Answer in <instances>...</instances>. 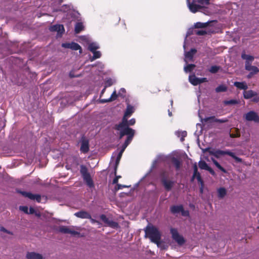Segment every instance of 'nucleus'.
Masks as SVG:
<instances>
[{
    "mask_svg": "<svg viewBox=\"0 0 259 259\" xmlns=\"http://www.w3.org/2000/svg\"><path fill=\"white\" fill-rule=\"evenodd\" d=\"M135 134V131L133 129H123L121 132H119V139H121L124 136L126 135L127 138L126 140L125 141L124 144L122 145L121 147V150L119 151H115L113 153V156H116V161H115V173L116 174V168L117 165L119 164L120 159L122 157V153L124 151L126 148L127 146L131 143L132 142L133 137Z\"/></svg>",
    "mask_w": 259,
    "mask_h": 259,
    "instance_id": "obj_1",
    "label": "nucleus"
},
{
    "mask_svg": "<svg viewBox=\"0 0 259 259\" xmlns=\"http://www.w3.org/2000/svg\"><path fill=\"white\" fill-rule=\"evenodd\" d=\"M135 134V131L133 129H123L121 132H119V139H121L124 136L126 135L127 138L126 140L125 141L124 144L122 145L121 147V150L119 151H115L113 153V156H116V161H115V173L116 174V168L117 165L119 164L120 159L122 157V153L124 151L126 148L127 146L131 143L132 142L133 137Z\"/></svg>",
    "mask_w": 259,
    "mask_h": 259,
    "instance_id": "obj_2",
    "label": "nucleus"
},
{
    "mask_svg": "<svg viewBox=\"0 0 259 259\" xmlns=\"http://www.w3.org/2000/svg\"><path fill=\"white\" fill-rule=\"evenodd\" d=\"M145 235L151 241L159 246L161 235L158 230L155 227L148 226L145 229Z\"/></svg>",
    "mask_w": 259,
    "mask_h": 259,
    "instance_id": "obj_3",
    "label": "nucleus"
},
{
    "mask_svg": "<svg viewBox=\"0 0 259 259\" xmlns=\"http://www.w3.org/2000/svg\"><path fill=\"white\" fill-rule=\"evenodd\" d=\"M80 172L84 182L90 188L94 187V184L87 167L84 165L80 166Z\"/></svg>",
    "mask_w": 259,
    "mask_h": 259,
    "instance_id": "obj_4",
    "label": "nucleus"
},
{
    "mask_svg": "<svg viewBox=\"0 0 259 259\" xmlns=\"http://www.w3.org/2000/svg\"><path fill=\"white\" fill-rule=\"evenodd\" d=\"M209 153L210 155H212L217 158H219L222 155H228L234 158L237 162H240L242 161V159L236 156L234 153L229 150L223 151L221 150L212 149L209 150Z\"/></svg>",
    "mask_w": 259,
    "mask_h": 259,
    "instance_id": "obj_5",
    "label": "nucleus"
},
{
    "mask_svg": "<svg viewBox=\"0 0 259 259\" xmlns=\"http://www.w3.org/2000/svg\"><path fill=\"white\" fill-rule=\"evenodd\" d=\"M161 181L164 188L167 191H170L174 185L175 182L171 180H168L164 172L161 175Z\"/></svg>",
    "mask_w": 259,
    "mask_h": 259,
    "instance_id": "obj_6",
    "label": "nucleus"
},
{
    "mask_svg": "<svg viewBox=\"0 0 259 259\" xmlns=\"http://www.w3.org/2000/svg\"><path fill=\"white\" fill-rule=\"evenodd\" d=\"M136 123V120L135 118H132L129 121L127 120V118H126V122L124 123V124L120 125L121 124V122H120L119 124H116L115 125V129L118 131L119 132H121L122 130L129 128V129H132V128L130 127L129 126L130 125H133Z\"/></svg>",
    "mask_w": 259,
    "mask_h": 259,
    "instance_id": "obj_7",
    "label": "nucleus"
},
{
    "mask_svg": "<svg viewBox=\"0 0 259 259\" xmlns=\"http://www.w3.org/2000/svg\"><path fill=\"white\" fill-rule=\"evenodd\" d=\"M170 233L172 235V237L179 245H182L185 242L184 238L181 236L177 229L175 228H171L170 229Z\"/></svg>",
    "mask_w": 259,
    "mask_h": 259,
    "instance_id": "obj_8",
    "label": "nucleus"
},
{
    "mask_svg": "<svg viewBox=\"0 0 259 259\" xmlns=\"http://www.w3.org/2000/svg\"><path fill=\"white\" fill-rule=\"evenodd\" d=\"M134 107L133 106L128 104L125 111L124 112V116L122 119L121 124L120 125L124 124V123L126 122V118H128V117L131 116L132 114L134 112Z\"/></svg>",
    "mask_w": 259,
    "mask_h": 259,
    "instance_id": "obj_9",
    "label": "nucleus"
},
{
    "mask_svg": "<svg viewBox=\"0 0 259 259\" xmlns=\"http://www.w3.org/2000/svg\"><path fill=\"white\" fill-rule=\"evenodd\" d=\"M49 30L52 32H57V36H61L64 32L65 29L63 25L56 24L51 26Z\"/></svg>",
    "mask_w": 259,
    "mask_h": 259,
    "instance_id": "obj_10",
    "label": "nucleus"
},
{
    "mask_svg": "<svg viewBox=\"0 0 259 259\" xmlns=\"http://www.w3.org/2000/svg\"><path fill=\"white\" fill-rule=\"evenodd\" d=\"M18 192L23 196L27 197L31 200H35L38 202H40L41 201V196L39 194H33L30 192L21 191H18Z\"/></svg>",
    "mask_w": 259,
    "mask_h": 259,
    "instance_id": "obj_11",
    "label": "nucleus"
},
{
    "mask_svg": "<svg viewBox=\"0 0 259 259\" xmlns=\"http://www.w3.org/2000/svg\"><path fill=\"white\" fill-rule=\"evenodd\" d=\"M59 232L64 234H70L73 236L79 235V233L72 229L71 227H68L64 226H62L59 227Z\"/></svg>",
    "mask_w": 259,
    "mask_h": 259,
    "instance_id": "obj_12",
    "label": "nucleus"
},
{
    "mask_svg": "<svg viewBox=\"0 0 259 259\" xmlns=\"http://www.w3.org/2000/svg\"><path fill=\"white\" fill-rule=\"evenodd\" d=\"M244 118L247 121H259V116L256 112L253 111H249L245 114Z\"/></svg>",
    "mask_w": 259,
    "mask_h": 259,
    "instance_id": "obj_13",
    "label": "nucleus"
},
{
    "mask_svg": "<svg viewBox=\"0 0 259 259\" xmlns=\"http://www.w3.org/2000/svg\"><path fill=\"white\" fill-rule=\"evenodd\" d=\"M187 3L189 10L193 13L199 11L202 8L201 5L196 4L195 1L190 3L189 0H187Z\"/></svg>",
    "mask_w": 259,
    "mask_h": 259,
    "instance_id": "obj_14",
    "label": "nucleus"
},
{
    "mask_svg": "<svg viewBox=\"0 0 259 259\" xmlns=\"http://www.w3.org/2000/svg\"><path fill=\"white\" fill-rule=\"evenodd\" d=\"M80 151L87 153L89 151V141L85 137H82L80 140Z\"/></svg>",
    "mask_w": 259,
    "mask_h": 259,
    "instance_id": "obj_15",
    "label": "nucleus"
},
{
    "mask_svg": "<svg viewBox=\"0 0 259 259\" xmlns=\"http://www.w3.org/2000/svg\"><path fill=\"white\" fill-rule=\"evenodd\" d=\"M164 156L163 155H157L156 158L153 161L152 164L151 165V168L149 169V171L145 175V176L142 178L144 179L146 178L148 175H149L153 169L156 167L157 162L159 161L164 160Z\"/></svg>",
    "mask_w": 259,
    "mask_h": 259,
    "instance_id": "obj_16",
    "label": "nucleus"
},
{
    "mask_svg": "<svg viewBox=\"0 0 259 259\" xmlns=\"http://www.w3.org/2000/svg\"><path fill=\"white\" fill-rule=\"evenodd\" d=\"M196 52H197V50L195 49H191L188 52L185 51L184 61L186 64H187L188 61H193V56L196 54Z\"/></svg>",
    "mask_w": 259,
    "mask_h": 259,
    "instance_id": "obj_17",
    "label": "nucleus"
},
{
    "mask_svg": "<svg viewBox=\"0 0 259 259\" xmlns=\"http://www.w3.org/2000/svg\"><path fill=\"white\" fill-rule=\"evenodd\" d=\"M26 257L27 259H45L42 254L35 252H28Z\"/></svg>",
    "mask_w": 259,
    "mask_h": 259,
    "instance_id": "obj_18",
    "label": "nucleus"
},
{
    "mask_svg": "<svg viewBox=\"0 0 259 259\" xmlns=\"http://www.w3.org/2000/svg\"><path fill=\"white\" fill-rule=\"evenodd\" d=\"M74 215L79 218L92 219L91 214L85 211H80L74 213Z\"/></svg>",
    "mask_w": 259,
    "mask_h": 259,
    "instance_id": "obj_19",
    "label": "nucleus"
},
{
    "mask_svg": "<svg viewBox=\"0 0 259 259\" xmlns=\"http://www.w3.org/2000/svg\"><path fill=\"white\" fill-rule=\"evenodd\" d=\"M118 96V94H117L116 91L115 90L111 94L110 97L107 99H100L99 102L101 103H105L107 102H110L115 100Z\"/></svg>",
    "mask_w": 259,
    "mask_h": 259,
    "instance_id": "obj_20",
    "label": "nucleus"
},
{
    "mask_svg": "<svg viewBox=\"0 0 259 259\" xmlns=\"http://www.w3.org/2000/svg\"><path fill=\"white\" fill-rule=\"evenodd\" d=\"M170 209L172 213L177 214L183 210V206L182 205H172L170 207Z\"/></svg>",
    "mask_w": 259,
    "mask_h": 259,
    "instance_id": "obj_21",
    "label": "nucleus"
},
{
    "mask_svg": "<svg viewBox=\"0 0 259 259\" xmlns=\"http://www.w3.org/2000/svg\"><path fill=\"white\" fill-rule=\"evenodd\" d=\"M256 95L257 93L252 90L246 91L243 92V97L246 99H250Z\"/></svg>",
    "mask_w": 259,
    "mask_h": 259,
    "instance_id": "obj_22",
    "label": "nucleus"
},
{
    "mask_svg": "<svg viewBox=\"0 0 259 259\" xmlns=\"http://www.w3.org/2000/svg\"><path fill=\"white\" fill-rule=\"evenodd\" d=\"M193 170L194 172L192 179H194L195 178H196L198 181H200L201 179H202L201 178L200 174L198 171V168L196 163L193 166Z\"/></svg>",
    "mask_w": 259,
    "mask_h": 259,
    "instance_id": "obj_23",
    "label": "nucleus"
},
{
    "mask_svg": "<svg viewBox=\"0 0 259 259\" xmlns=\"http://www.w3.org/2000/svg\"><path fill=\"white\" fill-rule=\"evenodd\" d=\"M99 48V44L96 42H94L89 44L88 49L91 52H93L97 51Z\"/></svg>",
    "mask_w": 259,
    "mask_h": 259,
    "instance_id": "obj_24",
    "label": "nucleus"
},
{
    "mask_svg": "<svg viewBox=\"0 0 259 259\" xmlns=\"http://www.w3.org/2000/svg\"><path fill=\"white\" fill-rule=\"evenodd\" d=\"M218 196L220 199L223 198L227 194V190L224 187H221L217 190Z\"/></svg>",
    "mask_w": 259,
    "mask_h": 259,
    "instance_id": "obj_25",
    "label": "nucleus"
},
{
    "mask_svg": "<svg viewBox=\"0 0 259 259\" xmlns=\"http://www.w3.org/2000/svg\"><path fill=\"white\" fill-rule=\"evenodd\" d=\"M189 81L193 85L198 84V77H197L194 74L189 75Z\"/></svg>",
    "mask_w": 259,
    "mask_h": 259,
    "instance_id": "obj_26",
    "label": "nucleus"
},
{
    "mask_svg": "<svg viewBox=\"0 0 259 259\" xmlns=\"http://www.w3.org/2000/svg\"><path fill=\"white\" fill-rule=\"evenodd\" d=\"M234 85L238 89L242 90H246L247 89V85L244 82H238L236 81L234 82Z\"/></svg>",
    "mask_w": 259,
    "mask_h": 259,
    "instance_id": "obj_27",
    "label": "nucleus"
},
{
    "mask_svg": "<svg viewBox=\"0 0 259 259\" xmlns=\"http://www.w3.org/2000/svg\"><path fill=\"white\" fill-rule=\"evenodd\" d=\"M70 49L74 51L79 50L80 54L82 53V49L81 47L77 43L72 42H71Z\"/></svg>",
    "mask_w": 259,
    "mask_h": 259,
    "instance_id": "obj_28",
    "label": "nucleus"
},
{
    "mask_svg": "<svg viewBox=\"0 0 259 259\" xmlns=\"http://www.w3.org/2000/svg\"><path fill=\"white\" fill-rule=\"evenodd\" d=\"M221 69V67L217 65L211 66L208 69L209 72L212 74L218 72Z\"/></svg>",
    "mask_w": 259,
    "mask_h": 259,
    "instance_id": "obj_29",
    "label": "nucleus"
},
{
    "mask_svg": "<svg viewBox=\"0 0 259 259\" xmlns=\"http://www.w3.org/2000/svg\"><path fill=\"white\" fill-rule=\"evenodd\" d=\"M84 26L81 22H77L75 26V32L79 33L83 29Z\"/></svg>",
    "mask_w": 259,
    "mask_h": 259,
    "instance_id": "obj_30",
    "label": "nucleus"
},
{
    "mask_svg": "<svg viewBox=\"0 0 259 259\" xmlns=\"http://www.w3.org/2000/svg\"><path fill=\"white\" fill-rule=\"evenodd\" d=\"M92 53L93 54V56L91 57L90 58V61L92 62L97 59L100 58L101 57V53L99 51H96Z\"/></svg>",
    "mask_w": 259,
    "mask_h": 259,
    "instance_id": "obj_31",
    "label": "nucleus"
},
{
    "mask_svg": "<svg viewBox=\"0 0 259 259\" xmlns=\"http://www.w3.org/2000/svg\"><path fill=\"white\" fill-rule=\"evenodd\" d=\"M115 82H116V80L115 79L111 78H107L105 80V88L110 87L112 84L115 83Z\"/></svg>",
    "mask_w": 259,
    "mask_h": 259,
    "instance_id": "obj_32",
    "label": "nucleus"
},
{
    "mask_svg": "<svg viewBox=\"0 0 259 259\" xmlns=\"http://www.w3.org/2000/svg\"><path fill=\"white\" fill-rule=\"evenodd\" d=\"M195 67V65L193 64H187L184 66V70L186 73L191 72Z\"/></svg>",
    "mask_w": 259,
    "mask_h": 259,
    "instance_id": "obj_33",
    "label": "nucleus"
},
{
    "mask_svg": "<svg viewBox=\"0 0 259 259\" xmlns=\"http://www.w3.org/2000/svg\"><path fill=\"white\" fill-rule=\"evenodd\" d=\"M227 90V87L224 84L219 85L215 88V91L217 93L225 92Z\"/></svg>",
    "mask_w": 259,
    "mask_h": 259,
    "instance_id": "obj_34",
    "label": "nucleus"
},
{
    "mask_svg": "<svg viewBox=\"0 0 259 259\" xmlns=\"http://www.w3.org/2000/svg\"><path fill=\"white\" fill-rule=\"evenodd\" d=\"M172 162L174 164L176 169L179 170L181 165V163L180 160L176 157H173L172 158Z\"/></svg>",
    "mask_w": 259,
    "mask_h": 259,
    "instance_id": "obj_35",
    "label": "nucleus"
},
{
    "mask_svg": "<svg viewBox=\"0 0 259 259\" xmlns=\"http://www.w3.org/2000/svg\"><path fill=\"white\" fill-rule=\"evenodd\" d=\"M211 160L213 162V164L216 166V167L218 168L221 171L225 173L226 172V169L224 167H223L216 160H215L213 158H211Z\"/></svg>",
    "mask_w": 259,
    "mask_h": 259,
    "instance_id": "obj_36",
    "label": "nucleus"
},
{
    "mask_svg": "<svg viewBox=\"0 0 259 259\" xmlns=\"http://www.w3.org/2000/svg\"><path fill=\"white\" fill-rule=\"evenodd\" d=\"M223 103L225 105H231L237 104H238L239 101L236 99H232L230 100H225L223 102Z\"/></svg>",
    "mask_w": 259,
    "mask_h": 259,
    "instance_id": "obj_37",
    "label": "nucleus"
},
{
    "mask_svg": "<svg viewBox=\"0 0 259 259\" xmlns=\"http://www.w3.org/2000/svg\"><path fill=\"white\" fill-rule=\"evenodd\" d=\"M242 59L245 60V61L254 60V57L251 55H246L245 52H243L241 54Z\"/></svg>",
    "mask_w": 259,
    "mask_h": 259,
    "instance_id": "obj_38",
    "label": "nucleus"
},
{
    "mask_svg": "<svg viewBox=\"0 0 259 259\" xmlns=\"http://www.w3.org/2000/svg\"><path fill=\"white\" fill-rule=\"evenodd\" d=\"M209 23L208 21L205 23L197 22L195 24V27L197 28H205L208 25Z\"/></svg>",
    "mask_w": 259,
    "mask_h": 259,
    "instance_id": "obj_39",
    "label": "nucleus"
},
{
    "mask_svg": "<svg viewBox=\"0 0 259 259\" xmlns=\"http://www.w3.org/2000/svg\"><path fill=\"white\" fill-rule=\"evenodd\" d=\"M176 135L178 137L181 138V141H183L184 140V138L187 136V132L186 131L180 132L177 131L176 132Z\"/></svg>",
    "mask_w": 259,
    "mask_h": 259,
    "instance_id": "obj_40",
    "label": "nucleus"
},
{
    "mask_svg": "<svg viewBox=\"0 0 259 259\" xmlns=\"http://www.w3.org/2000/svg\"><path fill=\"white\" fill-rule=\"evenodd\" d=\"M199 167H200V168L202 169H205V170H206V169H208V165H207V164L204 161H200L199 162Z\"/></svg>",
    "mask_w": 259,
    "mask_h": 259,
    "instance_id": "obj_41",
    "label": "nucleus"
},
{
    "mask_svg": "<svg viewBox=\"0 0 259 259\" xmlns=\"http://www.w3.org/2000/svg\"><path fill=\"white\" fill-rule=\"evenodd\" d=\"M246 70L255 74L259 72V69L254 66H251L248 69H246Z\"/></svg>",
    "mask_w": 259,
    "mask_h": 259,
    "instance_id": "obj_42",
    "label": "nucleus"
},
{
    "mask_svg": "<svg viewBox=\"0 0 259 259\" xmlns=\"http://www.w3.org/2000/svg\"><path fill=\"white\" fill-rule=\"evenodd\" d=\"M253 60H250V61H245V69L246 70V69H248L251 65V64L252 63Z\"/></svg>",
    "mask_w": 259,
    "mask_h": 259,
    "instance_id": "obj_43",
    "label": "nucleus"
},
{
    "mask_svg": "<svg viewBox=\"0 0 259 259\" xmlns=\"http://www.w3.org/2000/svg\"><path fill=\"white\" fill-rule=\"evenodd\" d=\"M19 209L25 213H28V208L26 206H20L19 207Z\"/></svg>",
    "mask_w": 259,
    "mask_h": 259,
    "instance_id": "obj_44",
    "label": "nucleus"
},
{
    "mask_svg": "<svg viewBox=\"0 0 259 259\" xmlns=\"http://www.w3.org/2000/svg\"><path fill=\"white\" fill-rule=\"evenodd\" d=\"M198 183L200 184V192L201 194H202L203 192V181L202 179H201L200 181H198Z\"/></svg>",
    "mask_w": 259,
    "mask_h": 259,
    "instance_id": "obj_45",
    "label": "nucleus"
},
{
    "mask_svg": "<svg viewBox=\"0 0 259 259\" xmlns=\"http://www.w3.org/2000/svg\"><path fill=\"white\" fill-rule=\"evenodd\" d=\"M125 93V89L124 88H121L118 92V96L123 97Z\"/></svg>",
    "mask_w": 259,
    "mask_h": 259,
    "instance_id": "obj_46",
    "label": "nucleus"
},
{
    "mask_svg": "<svg viewBox=\"0 0 259 259\" xmlns=\"http://www.w3.org/2000/svg\"><path fill=\"white\" fill-rule=\"evenodd\" d=\"M210 0H198V3L201 5H208Z\"/></svg>",
    "mask_w": 259,
    "mask_h": 259,
    "instance_id": "obj_47",
    "label": "nucleus"
},
{
    "mask_svg": "<svg viewBox=\"0 0 259 259\" xmlns=\"http://www.w3.org/2000/svg\"><path fill=\"white\" fill-rule=\"evenodd\" d=\"M195 33L198 35H203L206 34V32L204 30H197L195 31Z\"/></svg>",
    "mask_w": 259,
    "mask_h": 259,
    "instance_id": "obj_48",
    "label": "nucleus"
},
{
    "mask_svg": "<svg viewBox=\"0 0 259 259\" xmlns=\"http://www.w3.org/2000/svg\"><path fill=\"white\" fill-rule=\"evenodd\" d=\"M207 79L205 77H202V78L198 77V84H199L201 83H203V82H207Z\"/></svg>",
    "mask_w": 259,
    "mask_h": 259,
    "instance_id": "obj_49",
    "label": "nucleus"
},
{
    "mask_svg": "<svg viewBox=\"0 0 259 259\" xmlns=\"http://www.w3.org/2000/svg\"><path fill=\"white\" fill-rule=\"evenodd\" d=\"M0 231H2V232H4L5 233H6L7 234H11V235H12V233L8 230H7V229H6L4 227H1L0 228Z\"/></svg>",
    "mask_w": 259,
    "mask_h": 259,
    "instance_id": "obj_50",
    "label": "nucleus"
},
{
    "mask_svg": "<svg viewBox=\"0 0 259 259\" xmlns=\"http://www.w3.org/2000/svg\"><path fill=\"white\" fill-rule=\"evenodd\" d=\"M61 46L63 48L70 49L71 43H67V42L63 43V44H62Z\"/></svg>",
    "mask_w": 259,
    "mask_h": 259,
    "instance_id": "obj_51",
    "label": "nucleus"
},
{
    "mask_svg": "<svg viewBox=\"0 0 259 259\" xmlns=\"http://www.w3.org/2000/svg\"><path fill=\"white\" fill-rule=\"evenodd\" d=\"M228 121V120L226 118H224V119H216L215 120V122H220V123H224V122H226Z\"/></svg>",
    "mask_w": 259,
    "mask_h": 259,
    "instance_id": "obj_52",
    "label": "nucleus"
},
{
    "mask_svg": "<svg viewBox=\"0 0 259 259\" xmlns=\"http://www.w3.org/2000/svg\"><path fill=\"white\" fill-rule=\"evenodd\" d=\"M117 190H120V189H122L123 188L130 187L128 186L123 185H121V184H117Z\"/></svg>",
    "mask_w": 259,
    "mask_h": 259,
    "instance_id": "obj_53",
    "label": "nucleus"
},
{
    "mask_svg": "<svg viewBox=\"0 0 259 259\" xmlns=\"http://www.w3.org/2000/svg\"><path fill=\"white\" fill-rule=\"evenodd\" d=\"M181 212L183 216H188L189 215V211L187 210H185L184 209L183 210L181 211Z\"/></svg>",
    "mask_w": 259,
    "mask_h": 259,
    "instance_id": "obj_54",
    "label": "nucleus"
},
{
    "mask_svg": "<svg viewBox=\"0 0 259 259\" xmlns=\"http://www.w3.org/2000/svg\"><path fill=\"white\" fill-rule=\"evenodd\" d=\"M120 178V176H116L113 180V184H117L118 179Z\"/></svg>",
    "mask_w": 259,
    "mask_h": 259,
    "instance_id": "obj_55",
    "label": "nucleus"
},
{
    "mask_svg": "<svg viewBox=\"0 0 259 259\" xmlns=\"http://www.w3.org/2000/svg\"><path fill=\"white\" fill-rule=\"evenodd\" d=\"M35 212V210L32 207H30V208L28 210L27 214H33Z\"/></svg>",
    "mask_w": 259,
    "mask_h": 259,
    "instance_id": "obj_56",
    "label": "nucleus"
},
{
    "mask_svg": "<svg viewBox=\"0 0 259 259\" xmlns=\"http://www.w3.org/2000/svg\"><path fill=\"white\" fill-rule=\"evenodd\" d=\"M206 170H208L211 175L213 176L215 175L214 170L209 166H208V168L206 169Z\"/></svg>",
    "mask_w": 259,
    "mask_h": 259,
    "instance_id": "obj_57",
    "label": "nucleus"
},
{
    "mask_svg": "<svg viewBox=\"0 0 259 259\" xmlns=\"http://www.w3.org/2000/svg\"><path fill=\"white\" fill-rule=\"evenodd\" d=\"M106 88H105V87H104V89L101 91V93H100V97H101L103 96V95L104 94V93L106 90Z\"/></svg>",
    "mask_w": 259,
    "mask_h": 259,
    "instance_id": "obj_58",
    "label": "nucleus"
},
{
    "mask_svg": "<svg viewBox=\"0 0 259 259\" xmlns=\"http://www.w3.org/2000/svg\"><path fill=\"white\" fill-rule=\"evenodd\" d=\"M98 65L99 67L101 68V69L104 68V65L102 63L98 62Z\"/></svg>",
    "mask_w": 259,
    "mask_h": 259,
    "instance_id": "obj_59",
    "label": "nucleus"
},
{
    "mask_svg": "<svg viewBox=\"0 0 259 259\" xmlns=\"http://www.w3.org/2000/svg\"><path fill=\"white\" fill-rule=\"evenodd\" d=\"M254 74V73H252L251 72H250L248 75H247V78H251Z\"/></svg>",
    "mask_w": 259,
    "mask_h": 259,
    "instance_id": "obj_60",
    "label": "nucleus"
},
{
    "mask_svg": "<svg viewBox=\"0 0 259 259\" xmlns=\"http://www.w3.org/2000/svg\"><path fill=\"white\" fill-rule=\"evenodd\" d=\"M69 76L71 77H77L78 75H74L72 73V72L71 71L69 73Z\"/></svg>",
    "mask_w": 259,
    "mask_h": 259,
    "instance_id": "obj_61",
    "label": "nucleus"
},
{
    "mask_svg": "<svg viewBox=\"0 0 259 259\" xmlns=\"http://www.w3.org/2000/svg\"><path fill=\"white\" fill-rule=\"evenodd\" d=\"M101 218L102 220H103V221H105L106 219V216L105 215H104V214H102L101 216Z\"/></svg>",
    "mask_w": 259,
    "mask_h": 259,
    "instance_id": "obj_62",
    "label": "nucleus"
},
{
    "mask_svg": "<svg viewBox=\"0 0 259 259\" xmlns=\"http://www.w3.org/2000/svg\"><path fill=\"white\" fill-rule=\"evenodd\" d=\"M168 115L169 116H171L172 115V113L170 111H169V110H168Z\"/></svg>",
    "mask_w": 259,
    "mask_h": 259,
    "instance_id": "obj_63",
    "label": "nucleus"
},
{
    "mask_svg": "<svg viewBox=\"0 0 259 259\" xmlns=\"http://www.w3.org/2000/svg\"><path fill=\"white\" fill-rule=\"evenodd\" d=\"M190 34V32L188 31V32L187 33V34H186V36L185 39H186L187 37L188 36H189Z\"/></svg>",
    "mask_w": 259,
    "mask_h": 259,
    "instance_id": "obj_64",
    "label": "nucleus"
}]
</instances>
